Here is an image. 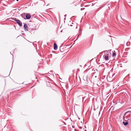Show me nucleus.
Segmentation results:
<instances>
[{
  "label": "nucleus",
  "mask_w": 131,
  "mask_h": 131,
  "mask_svg": "<svg viewBox=\"0 0 131 131\" xmlns=\"http://www.w3.org/2000/svg\"><path fill=\"white\" fill-rule=\"evenodd\" d=\"M83 80L85 81V83L86 84L88 83L90 80V78H89V75L88 74H85L83 77Z\"/></svg>",
  "instance_id": "obj_1"
},
{
  "label": "nucleus",
  "mask_w": 131,
  "mask_h": 131,
  "mask_svg": "<svg viewBox=\"0 0 131 131\" xmlns=\"http://www.w3.org/2000/svg\"><path fill=\"white\" fill-rule=\"evenodd\" d=\"M110 50L111 51V50H109L108 51L105 50L103 52V53H105V54L104 56H110L111 55V52L109 51Z\"/></svg>",
  "instance_id": "obj_2"
},
{
  "label": "nucleus",
  "mask_w": 131,
  "mask_h": 131,
  "mask_svg": "<svg viewBox=\"0 0 131 131\" xmlns=\"http://www.w3.org/2000/svg\"><path fill=\"white\" fill-rule=\"evenodd\" d=\"M15 21L19 26H20L22 25V22L19 20L15 19Z\"/></svg>",
  "instance_id": "obj_3"
},
{
  "label": "nucleus",
  "mask_w": 131,
  "mask_h": 131,
  "mask_svg": "<svg viewBox=\"0 0 131 131\" xmlns=\"http://www.w3.org/2000/svg\"><path fill=\"white\" fill-rule=\"evenodd\" d=\"M21 16H31V15L29 14H26L25 13H23L21 15Z\"/></svg>",
  "instance_id": "obj_4"
},
{
  "label": "nucleus",
  "mask_w": 131,
  "mask_h": 131,
  "mask_svg": "<svg viewBox=\"0 0 131 131\" xmlns=\"http://www.w3.org/2000/svg\"><path fill=\"white\" fill-rule=\"evenodd\" d=\"M24 29L25 30H26L27 31H28V26L27 24H24Z\"/></svg>",
  "instance_id": "obj_5"
},
{
  "label": "nucleus",
  "mask_w": 131,
  "mask_h": 131,
  "mask_svg": "<svg viewBox=\"0 0 131 131\" xmlns=\"http://www.w3.org/2000/svg\"><path fill=\"white\" fill-rule=\"evenodd\" d=\"M130 113H131V112L130 111H128L125 112L124 114V116H123V119H124L125 118V116H126L127 114H128L127 115L128 116V115H130Z\"/></svg>",
  "instance_id": "obj_6"
},
{
  "label": "nucleus",
  "mask_w": 131,
  "mask_h": 131,
  "mask_svg": "<svg viewBox=\"0 0 131 131\" xmlns=\"http://www.w3.org/2000/svg\"><path fill=\"white\" fill-rule=\"evenodd\" d=\"M54 50H56L57 49V44L56 43H54Z\"/></svg>",
  "instance_id": "obj_7"
},
{
  "label": "nucleus",
  "mask_w": 131,
  "mask_h": 131,
  "mask_svg": "<svg viewBox=\"0 0 131 131\" xmlns=\"http://www.w3.org/2000/svg\"><path fill=\"white\" fill-rule=\"evenodd\" d=\"M47 85L48 86H50L52 84V83L49 82H46Z\"/></svg>",
  "instance_id": "obj_8"
},
{
  "label": "nucleus",
  "mask_w": 131,
  "mask_h": 131,
  "mask_svg": "<svg viewBox=\"0 0 131 131\" xmlns=\"http://www.w3.org/2000/svg\"><path fill=\"white\" fill-rule=\"evenodd\" d=\"M103 57H104L105 60L107 61L108 60L109 57H110V56H104Z\"/></svg>",
  "instance_id": "obj_9"
},
{
  "label": "nucleus",
  "mask_w": 131,
  "mask_h": 131,
  "mask_svg": "<svg viewBox=\"0 0 131 131\" xmlns=\"http://www.w3.org/2000/svg\"><path fill=\"white\" fill-rule=\"evenodd\" d=\"M123 124L125 126H126V125H127L128 124V123L127 122H123Z\"/></svg>",
  "instance_id": "obj_10"
},
{
  "label": "nucleus",
  "mask_w": 131,
  "mask_h": 131,
  "mask_svg": "<svg viewBox=\"0 0 131 131\" xmlns=\"http://www.w3.org/2000/svg\"><path fill=\"white\" fill-rule=\"evenodd\" d=\"M25 19H30L31 17H23Z\"/></svg>",
  "instance_id": "obj_11"
},
{
  "label": "nucleus",
  "mask_w": 131,
  "mask_h": 131,
  "mask_svg": "<svg viewBox=\"0 0 131 131\" xmlns=\"http://www.w3.org/2000/svg\"><path fill=\"white\" fill-rule=\"evenodd\" d=\"M116 55V54L115 53H113L112 54V56L113 57H114V56H115Z\"/></svg>",
  "instance_id": "obj_12"
},
{
  "label": "nucleus",
  "mask_w": 131,
  "mask_h": 131,
  "mask_svg": "<svg viewBox=\"0 0 131 131\" xmlns=\"http://www.w3.org/2000/svg\"><path fill=\"white\" fill-rule=\"evenodd\" d=\"M79 128L81 129H82V127H79Z\"/></svg>",
  "instance_id": "obj_13"
},
{
  "label": "nucleus",
  "mask_w": 131,
  "mask_h": 131,
  "mask_svg": "<svg viewBox=\"0 0 131 131\" xmlns=\"http://www.w3.org/2000/svg\"><path fill=\"white\" fill-rule=\"evenodd\" d=\"M17 1H18L19 0H16Z\"/></svg>",
  "instance_id": "obj_14"
},
{
  "label": "nucleus",
  "mask_w": 131,
  "mask_h": 131,
  "mask_svg": "<svg viewBox=\"0 0 131 131\" xmlns=\"http://www.w3.org/2000/svg\"><path fill=\"white\" fill-rule=\"evenodd\" d=\"M66 15H64V17H65V16H66Z\"/></svg>",
  "instance_id": "obj_15"
},
{
  "label": "nucleus",
  "mask_w": 131,
  "mask_h": 131,
  "mask_svg": "<svg viewBox=\"0 0 131 131\" xmlns=\"http://www.w3.org/2000/svg\"><path fill=\"white\" fill-rule=\"evenodd\" d=\"M9 19H12V18H9Z\"/></svg>",
  "instance_id": "obj_16"
},
{
  "label": "nucleus",
  "mask_w": 131,
  "mask_h": 131,
  "mask_svg": "<svg viewBox=\"0 0 131 131\" xmlns=\"http://www.w3.org/2000/svg\"><path fill=\"white\" fill-rule=\"evenodd\" d=\"M62 30H61V32H62Z\"/></svg>",
  "instance_id": "obj_17"
},
{
  "label": "nucleus",
  "mask_w": 131,
  "mask_h": 131,
  "mask_svg": "<svg viewBox=\"0 0 131 131\" xmlns=\"http://www.w3.org/2000/svg\"><path fill=\"white\" fill-rule=\"evenodd\" d=\"M96 76H95V78H96Z\"/></svg>",
  "instance_id": "obj_18"
}]
</instances>
